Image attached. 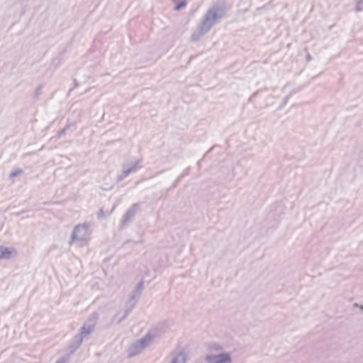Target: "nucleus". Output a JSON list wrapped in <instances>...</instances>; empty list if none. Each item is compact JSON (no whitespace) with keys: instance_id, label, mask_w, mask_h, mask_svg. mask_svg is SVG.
<instances>
[{"instance_id":"f257e3e1","label":"nucleus","mask_w":363,"mask_h":363,"mask_svg":"<svg viewBox=\"0 0 363 363\" xmlns=\"http://www.w3.org/2000/svg\"><path fill=\"white\" fill-rule=\"evenodd\" d=\"M207 352L204 356V363H233V357L230 352L224 350L223 345L212 342L206 346Z\"/></svg>"},{"instance_id":"f03ea898","label":"nucleus","mask_w":363,"mask_h":363,"mask_svg":"<svg viewBox=\"0 0 363 363\" xmlns=\"http://www.w3.org/2000/svg\"><path fill=\"white\" fill-rule=\"evenodd\" d=\"M92 233L91 225L89 223H81L75 225L70 234L69 245L76 244L79 247L89 245Z\"/></svg>"},{"instance_id":"7ed1b4c3","label":"nucleus","mask_w":363,"mask_h":363,"mask_svg":"<svg viewBox=\"0 0 363 363\" xmlns=\"http://www.w3.org/2000/svg\"><path fill=\"white\" fill-rule=\"evenodd\" d=\"M155 339L156 333L154 331H149L130 345L128 350V354L130 356H135L141 353L150 347Z\"/></svg>"},{"instance_id":"20e7f679","label":"nucleus","mask_w":363,"mask_h":363,"mask_svg":"<svg viewBox=\"0 0 363 363\" xmlns=\"http://www.w3.org/2000/svg\"><path fill=\"white\" fill-rule=\"evenodd\" d=\"M98 319L99 316L96 313L90 315L86 319L79 329V335L75 337V339L77 340L78 347L82 344L84 338L94 333L98 323Z\"/></svg>"},{"instance_id":"39448f33","label":"nucleus","mask_w":363,"mask_h":363,"mask_svg":"<svg viewBox=\"0 0 363 363\" xmlns=\"http://www.w3.org/2000/svg\"><path fill=\"white\" fill-rule=\"evenodd\" d=\"M225 13V9L221 5H214L208 9L205 14V18L211 23L215 25L217 21L224 17Z\"/></svg>"},{"instance_id":"423d86ee","label":"nucleus","mask_w":363,"mask_h":363,"mask_svg":"<svg viewBox=\"0 0 363 363\" xmlns=\"http://www.w3.org/2000/svg\"><path fill=\"white\" fill-rule=\"evenodd\" d=\"M18 255V250L16 247L0 244V260L15 259Z\"/></svg>"},{"instance_id":"0eeeda50","label":"nucleus","mask_w":363,"mask_h":363,"mask_svg":"<svg viewBox=\"0 0 363 363\" xmlns=\"http://www.w3.org/2000/svg\"><path fill=\"white\" fill-rule=\"evenodd\" d=\"M213 26V23L204 17L198 29L192 34L191 40L197 41L201 36L208 33Z\"/></svg>"},{"instance_id":"6e6552de","label":"nucleus","mask_w":363,"mask_h":363,"mask_svg":"<svg viewBox=\"0 0 363 363\" xmlns=\"http://www.w3.org/2000/svg\"><path fill=\"white\" fill-rule=\"evenodd\" d=\"M171 363H186V356L182 352H179L173 358Z\"/></svg>"},{"instance_id":"1a4fd4ad","label":"nucleus","mask_w":363,"mask_h":363,"mask_svg":"<svg viewBox=\"0 0 363 363\" xmlns=\"http://www.w3.org/2000/svg\"><path fill=\"white\" fill-rule=\"evenodd\" d=\"M174 2L176 4L175 10L179 11L184 7H185L186 4V0H173Z\"/></svg>"},{"instance_id":"9d476101","label":"nucleus","mask_w":363,"mask_h":363,"mask_svg":"<svg viewBox=\"0 0 363 363\" xmlns=\"http://www.w3.org/2000/svg\"><path fill=\"white\" fill-rule=\"evenodd\" d=\"M355 9L358 11H363V0H354Z\"/></svg>"},{"instance_id":"9b49d317","label":"nucleus","mask_w":363,"mask_h":363,"mask_svg":"<svg viewBox=\"0 0 363 363\" xmlns=\"http://www.w3.org/2000/svg\"><path fill=\"white\" fill-rule=\"evenodd\" d=\"M354 307L358 308L359 310L363 311V306L359 304H354Z\"/></svg>"},{"instance_id":"f8f14e48","label":"nucleus","mask_w":363,"mask_h":363,"mask_svg":"<svg viewBox=\"0 0 363 363\" xmlns=\"http://www.w3.org/2000/svg\"><path fill=\"white\" fill-rule=\"evenodd\" d=\"M125 318V315L124 313L120 315V318H118V321H121Z\"/></svg>"}]
</instances>
